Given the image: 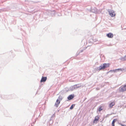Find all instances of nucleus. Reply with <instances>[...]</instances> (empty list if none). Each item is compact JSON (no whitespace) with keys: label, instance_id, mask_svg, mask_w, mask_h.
<instances>
[{"label":"nucleus","instance_id":"nucleus-13","mask_svg":"<svg viewBox=\"0 0 126 126\" xmlns=\"http://www.w3.org/2000/svg\"><path fill=\"white\" fill-rule=\"evenodd\" d=\"M118 70H121L122 71L123 70H124V69L122 68L118 69H117Z\"/></svg>","mask_w":126,"mask_h":126},{"label":"nucleus","instance_id":"nucleus-5","mask_svg":"<svg viewBox=\"0 0 126 126\" xmlns=\"http://www.w3.org/2000/svg\"><path fill=\"white\" fill-rule=\"evenodd\" d=\"M109 13L110 15L112 17H113L115 15L114 12L113 11H109Z\"/></svg>","mask_w":126,"mask_h":126},{"label":"nucleus","instance_id":"nucleus-9","mask_svg":"<svg viewBox=\"0 0 126 126\" xmlns=\"http://www.w3.org/2000/svg\"><path fill=\"white\" fill-rule=\"evenodd\" d=\"M74 95L73 94H71L69 95L68 97L67 98L69 100H71L74 97Z\"/></svg>","mask_w":126,"mask_h":126},{"label":"nucleus","instance_id":"nucleus-6","mask_svg":"<svg viewBox=\"0 0 126 126\" xmlns=\"http://www.w3.org/2000/svg\"><path fill=\"white\" fill-rule=\"evenodd\" d=\"M107 36L109 38H112L113 37V35L111 33H109L107 34Z\"/></svg>","mask_w":126,"mask_h":126},{"label":"nucleus","instance_id":"nucleus-7","mask_svg":"<svg viewBox=\"0 0 126 126\" xmlns=\"http://www.w3.org/2000/svg\"><path fill=\"white\" fill-rule=\"evenodd\" d=\"M115 102L114 101H113L109 104V106L110 108H111L113 106L115 105Z\"/></svg>","mask_w":126,"mask_h":126},{"label":"nucleus","instance_id":"nucleus-8","mask_svg":"<svg viewBox=\"0 0 126 126\" xmlns=\"http://www.w3.org/2000/svg\"><path fill=\"white\" fill-rule=\"evenodd\" d=\"M47 79L46 77H42L40 81V82H45L47 80Z\"/></svg>","mask_w":126,"mask_h":126},{"label":"nucleus","instance_id":"nucleus-2","mask_svg":"<svg viewBox=\"0 0 126 126\" xmlns=\"http://www.w3.org/2000/svg\"><path fill=\"white\" fill-rule=\"evenodd\" d=\"M119 92H124L126 91V84L122 85L118 90Z\"/></svg>","mask_w":126,"mask_h":126},{"label":"nucleus","instance_id":"nucleus-11","mask_svg":"<svg viewBox=\"0 0 126 126\" xmlns=\"http://www.w3.org/2000/svg\"><path fill=\"white\" fill-rule=\"evenodd\" d=\"M103 109V107L102 106H101L98 109V110L99 111H100L101 110H102Z\"/></svg>","mask_w":126,"mask_h":126},{"label":"nucleus","instance_id":"nucleus-3","mask_svg":"<svg viewBox=\"0 0 126 126\" xmlns=\"http://www.w3.org/2000/svg\"><path fill=\"white\" fill-rule=\"evenodd\" d=\"M99 119V116L97 115L96 116L93 121V123L96 124L97 123V121H98Z\"/></svg>","mask_w":126,"mask_h":126},{"label":"nucleus","instance_id":"nucleus-4","mask_svg":"<svg viewBox=\"0 0 126 126\" xmlns=\"http://www.w3.org/2000/svg\"><path fill=\"white\" fill-rule=\"evenodd\" d=\"M60 99V97H59L58 99L56 101L55 104V106L56 107H58L60 104V101L59 100Z\"/></svg>","mask_w":126,"mask_h":126},{"label":"nucleus","instance_id":"nucleus-1","mask_svg":"<svg viewBox=\"0 0 126 126\" xmlns=\"http://www.w3.org/2000/svg\"><path fill=\"white\" fill-rule=\"evenodd\" d=\"M110 64L109 63H104L101 65L99 67V70L104 69L107 67H109Z\"/></svg>","mask_w":126,"mask_h":126},{"label":"nucleus","instance_id":"nucleus-10","mask_svg":"<svg viewBox=\"0 0 126 126\" xmlns=\"http://www.w3.org/2000/svg\"><path fill=\"white\" fill-rule=\"evenodd\" d=\"M116 120L117 119H114L113 120L112 123V126H114L115 123L116 121Z\"/></svg>","mask_w":126,"mask_h":126},{"label":"nucleus","instance_id":"nucleus-12","mask_svg":"<svg viewBox=\"0 0 126 126\" xmlns=\"http://www.w3.org/2000/svg\"><path fill=\"white\" fill-rule=\"evenodd\" d=\"M74 106H75V105H72V106H71L70 108V109H71V110L72 109H73V108H74Z\"/></svg>","mask_w":126,"mask_h":126}]
</instances>
